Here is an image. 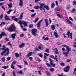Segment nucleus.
Instances as JSON below:
<instances>
[{
	"label": "nucleus",
	"instance_id": "5",
	"mask_svg": "<svg viewBox=\"0 0 76 76\" xmlns=\"http://www.w3.org/2000/svg\"><path fill=\"white\" fill-rule=\"evenodd\" d=\"M66 34L68 36V38H70V37L71 39H72V33H70V31H68Z\"/></svg>",
	"mask_w": 76,
	"mask_h": 76
},
{
	"label": "nucleus",
	"instance_id": "31",
	"mask_svg": "<svg viewBox=\"0 0 76 76\" xmlns=\"http://www.w3.org/2000/svg\"><path fill=\"white\" fill-rule=\"evenodd\" d=\"M54 6H55V4H54V3L53 2L51 5V7L52 8V9L54 8Z\"/></svg>",
	"mask_w": 76,
	"mask_h": 76
},
{
	"label": "nucleus",
	"instance_id": "58",
	"mask_svg": "<svg viewBox=\"0 0 76 76\" xmlns=\"http://www.w3.org/2000/svg\"><path fill=\"white\" fill-rule=\"evenodd\" d=\"M39 69L40 70H44L43 67H40Z\"/></svg>",
	"mask_w": 76,
	"mask_h": 76
},
{
	"label": "nucleus",
	"instance_id": "14",
	"mask_svg": "<svg viewBox=\"0 0 76 76\" xmlns=\"http://www.w3.org/2000/svg\"><path fill=\"white\" fill-rule=\"evenodd\" d=\"M44 6V7L47 10H50V8L49 7V6L48 5H45V4L44 6H43V7Z\"/></svg>",
	"mask_w": 76,
	"mask_h": 76
},
{
	"label": "nucleus",
	"instance_id": "47",
	"mask_svg": "<svg viewBox=\"0 0 76 76\" xmlns=\"http://www.w3.org/2000/svg\"><path fill=\"white\" fill-rule=\"evenodd\" d=\"M36 15V13L33 14H32L31 15V17H34V16H35Z\"/></svg>",
	"mask_w": 76,
	"mask_h": 76
},
{
	"label": "nucleus",
	"instance_id": "40",
	"mask_svg": "<svg viewBox=\"0 0 76 76\" xmlns=\"http://www.w3.org/2000/svg\"><path fill=\"white\" fill-rule=\"evenodd\" d=\"M49 70H50V72H54V69L53 68H51L49 69Z\"/></svg>",
	"mask_w": 76,
	"mask_h": 76
},
{
	"label": "nucleus",
	"instance_id": "59",
	"mask_svg": "<svg viewBox=\"0 0 76 76\" xmlns=\"http://www.w3.org/2000/svg\"><path fill=\"white\" fill-rule=\"evenodd\" d=\"M8 44L11 47H12V44H11V43L10 42H9L8 43Z\"/></svg>",
	"mask_w": 76,
	"mask_h": 76
},
{
	"label": "nucleus",
	"instance_id": "22",
	"mask_svg": "<svg viewBox=\"0 0 76 76\" xmlns=\"http://www.w3.org/2000/svg\"><path fill=\"white\" fill-rule=\"evenodd\" d=\"M1 68H3V69H8L9 68L8 66H2Z\"/></svg>",
	"mask_w": 76,
	"mask_h": 76
},
{
	"label": "nucleus",
	"instance_id": "15",
	"mask_svg": "<svg viewBox=\"0 0 76 76\" xmlns=\"http://www.w3.org/2000/svg\"><path fill=\"white\" fill-rule=\"evenodd\" d=\"M19 4L20 6V7H23V1H22V0H20Z\"/></svg>",
	"mask_w": 76,
	"mask_h": 76
},
{
	"label": "nucleus",
	"instance_id": "56",
	"mask_svg": "<svg viewBox=\"0 0 76 76\" xmlns=\"http://www.w3.org/2000/svg\"><path fill=\"white\" fill-rule=\"evenodd\" d=\"M24 64L26 65H28V62L26 61H24Z\"/></svg>",
	"mask_w": 76,
	"mask_h": 76
},
{
	"label": "nucleus",
	"instance_id": "37",
	"mask_svg": "<svg viewBox=\"0 0 76 76\" xmlns=\"http://www.w3.org/2000/svg\"><path fill=\"white\" fill-rule=\"evenodd\" d=\"M12 4L11 3H10V4H8V6L9 7L11 8L12 7Z\"/></svg>",
	"mask_w": 76,
	"mask_h": 76
},
{
	"label": "nucleus",
	"instance_id": "46",
	"mask_svg": "<svg viewBox=\"0 0 76 76\" xmlns=\"http://www.w3.org/2000/svg\"><path fill=\"white\" fill-rule=\"evenodd\" d=\"M38 56L41 58L42 57L43 55H42V54L41 53L39 54Z\"/></svg>",
	"mask_w": 76,
	"mask_h": 76
},
{
	"label": "nucleus",
	"instance_id": "50",
	"mask_svg": "<svg viewBox=\"0 0 76 76\" xmlns=\"http://www.w3.org/2000/svg\"><path fill=\"white\" fill-rule=\"evenodd\" d=\"M46 65H47L48 66H49V67L51 66L50 65V64L48 63H46Z\"/></svg>",
	"mask_w": 76,
	"mask_h": 76
},
{
	"label": "nucleus",
	"instance_id": "16",
	"mask_svg": "<svg viewBox=\"0 0 76 76\" xmlns=\"http://www.w3.org/2000/svg\"><path fill=\"white\" fill-rule=\"evenodd\" d=\"M54 34L56 38H58V34L56 32H54Z\"/></svg>",
	"mask_w": 76,
	"mask_h": 76
},
{
	"label": "nucleus",
	"instance_id": "11",
	"mask_svg": "<svg viewBox=\"0 0 76 76\" xmlns=\"http://www.w3.org/2000/svg\"><path fill=\"white\" fill-rule=\"evenodd\" d=\"M5 18L6 20H11L10 18H9V16H7L6 15H5Z\"/></svg>",
	"mask_w": 76,
	"mask_h": 76
},
{
	"label": "nucleus",
	"instance_id": "43",
	"mask_svg": "<svg viewBox=\"0 0 76 76\" xmlns=\"http://www.w3.org/2000/svg\"><path fill=\"white\" fill-rule=\"evenodd\" d=\"M46 51L47 53H50V50H49V49H47L46 50Z\"/></svg>",
	"mask_w": 76,
	"mask_h": 76
},
{
	"label": "nucleus",
	"instance_id": "7",
	"mask_svg": "<svg viewBox=\"0 0 76 76\" xmlns=\"http://www.w3.org/2000/svg\"><path fill=\"white\" fill-rule=\"evenodd\" d=\"M49 60L50 61V65H51V66H53V67H55L56 66V64L53 63V60H51V58H50Z\"/></svg>",
	"mask_w": 76,
	"mask_h": 76
},
{
	"label": "nucleus",
	"instance_id": "57",
	"mask_svg": "<svg viewBox=\"0 0 76 76\" xmlns=\"http://www.w3.org/2000/svg\"><path fill=\"white\" fill-rule=\"evenodd\" d=\"M38 48L39 50H43V48H42V47H41V46H39Z\"/></svg>",
	"mask_w": 76,
	"mask_h": 76
},
{
	"label": "nucleus",
	"instance_id": "51",
	"mask_svg": "<svg viewBox=\"0 0 76 76\" xmlns=\"http://www.w3.org/2000/svg\"><path fill=\"white\" fill-rule=\"evenodd\" d=\"M50 57L52 58H54V56L53 55H51L50 56Z\"/></svg>",
	"mask_w": 76,
	"mask_h": 76
},
{
	"label": "nucleus",
	"instance_id": "28",
	"mask_svg": "<svg viewBox=\"0 0 76 76\" xmlns=\"http://www.w3.org/2000/svg\"><path fill=\"white\" fill-rule=\"evenodd\" d=\"M23 13H22L20 15V19H22L23 18Z\"/></svg>",
	"mask_w": 76,
	"mask_h": 76
},
{
	"label": "nucleus",
	"instance_id": "39",
	"mask_svg": "<svg viewBox=\"0 0 76 76\" xmlns=\"http://www.w3.org/2000/svg\"><path fill=\"white\" fill-rule=\"evenodd\" d=\"M15 56L16 58L19 57V54H18V53H16L15 54Z\"/></svg>",
	"mask_w": 76,
	"mask_h": 76
},
{
	"label": "nucleus",
	"instance_id": "32",
	"mask_svg": "<svg viewBox=\"0 0 76 76\" xmlns=\"http://www.w3.org/2000/svg\"><path fill=\"white\" fill-rule=\"evenodd\" d=\"M38 20H39V18H38V17H37L34 20V23H37V22H38Z\"/></svg>",
	"mask_w": 76,
	"mask_h": 76
},
{
	"label": "nucleus",
	"instance_id": "61",
	"mask_svg": "<svg viewBox=\"0 0 76 76\" xmlns=\"http://www.w3.org/2000/svg\"><path fill=\"white\" fill-rule=\"evenodd\" d=\"M7 59L8 60H10L11 59V57H8L7 58Z\"/></svg>",
	"mask_w": 76,
	"mask_h": 76
},
{
	"label": "nucleus",
	"instance_id": "48",
	"mask_svg": "<svg viewBox=\"0 0 76 76\" xmlns=\"http://www.w3.org/2000/svg\"><path fill=\"white\" fill-rule=\"evenodd\" d=\"M33 27V24H30L29 25V28H32Z\"/></svg>",
	"mask_w": 76,
	"mask_h": 76
},
{
	"label": "nucleus",
	"instance_id": "17",
	"mask_svg": "<svg viewBox=\"0 0 76 76\" xmlns=\"http://www.w3.org/2000/svg\"><path fill=\"white\" fill-rule=\"evenodd\" d=\"M25 47V44L24 43H23L21 45H20L19 46V47L20 48H23Z\"/></svg>",
	"mask_w": 76,
	"mask_h": 76
},
{
	"label": "nucleus",
	"instance_id": "13",
	"mask_svg": "<svg viewBox=\"0 0 76 76\" xmlns=\"http://www.w3.org/2000/svg\"><path fill=\"white\" fill-rule=\"evenodd\" d=\"M65 19L66 22H67L68 23H69V24H71V25L72 24V22L70 21L69 19H67V18H66Z\"/></svg>",
	"mask_w": 76,
	"mask_h": 76
},
{
	"label": "nucleus",
	"instance_id": "23",
	"mask_svg": "<svg viewBox=\"0 0 76 76\" xmlns=\"http://www.w3.org/2000/svg\"><path fill=\"white\" fill-rule=\"evenodd\" d=\"M1 34L2 36H5V37H7V35L4 32H2L1 33Z\"/></svg>",
	"mask_w": 76,
	"mask_h": 76
},
{
	"label": "nucleus",
	"instance_id": "19",
	"mask_svg": "<svg viewBox=\"0 0 76 76\" xmlns=\"http://www.w3.org/2000/svg\"><path fill=\"white\" fill-rule=\"evenodd\" d=\"M69 52H63V54H64L65 55V57H67V54H69Z\"/></svg>",
	"mask_w": 76,
	"mask_h": 76
},
{
	"label": "nucleus",
	"instance_id": "55",
	"mask_svg": "<svg viewBox=\"0 0 76 76\" xmlns=\"http://www.w3.org/2000/svg\"><path fill=\"white\" fill-rule=\"evenodd\" d=\"M57 16H58V18H60L61 19V18H61V16H60V15H59V14H58L57 15Z\"/></svg>",
	"mask_w": 76,
	"mask_h": 76
},
{
	"label": "nucleus",
	"instance_id": "62",
	"mask_svg": "<svg viewBox=\"0 0 76 76\" xmlns=\"http://www.w3.org/2000/svg\"><path fill=\"white\" fill-rule=\"evenodd\" d=\"M70 61H71V60L70 59H68L66 61L67 63H69V62H70Z\"/></svg>",
	"mask_w": 76,
	"mask_h": 76
},
{
	"label": "nucleus",
	"instance_id": "35",
	"mask_svg": "<svg viewBox=\"0 0 76 76\" xmlns=\"http://www.w3.org/2000/svg\"><path fill=\"white\" fill-rule=\"evenodd\" d=\"M18 73L19 74H20V75H23V72H22V71H19L18 72Z\"/></svg>",
	"mask_w": 76,
	"mask_h": 76
},
{
	"label": "nucleus",
	"instance_id": "54",
	"mask_svg": "<svg viewBox=\"0 0 76 76\" xmlns=\"http://www.w3.org/2000/svg\"><path fill=\"white\" fill-rule=\"evenodd\" d=\"M17 67H18L20 69H22V66L20 65H18L17 66Z\"/></svg>",
	"mask_w": 76,
	"mask_h": 76
},
{
	"label": "nucleus",
	"instance_id": "45",
	"mask_svg": "<svg viewBox=\"0 0 76 76\" xmlns=\"http://www.w3.org/2000/svg\"><path fill=\"white\" fill-rule=\"evenodd\" d=\"M56 10L57 11H60V8L59 7L56 8Z\"/></svg>",
	"mask_w": 76,
	"mask_h": 76
},
{
	"label": "nucleus",
	"instance_id": "60",
	"mask_svg": "<svg viewBox=\"0 0 76 76\" xmlns=\"http://www.w3.org/2000/svg\"><path fill=\"white\" fill-rule=\"evenodd\" d=\"M4 2H2V3H0V6H2L3 5V4H4Z\"/></svg>",
	"mask_w": 76,
	"mask_h": 76
},
{
	"label": "nucleus",
	"instance_id": "64",
	"mask_svg": "<svg viewBox=\"0 0 76 76\" xmlns=\"http://www.w3.org/2000/svg\"><path fill=\"white\" fill-rule=\"evenodd\" d=\"M58 76H63V74H58Z\"/></svg>",
	"mask_w": 76,
	"mask_h": 76
},
{
	"label": "nucleus",
	"instance_id": "3",
	"mask_svg": "<svg viewBox=\"0 0 76 76\" xmlns=\"http://www.w3.org/2000/svg\"><path fill=\"white\" fill-rule=\"evenodd\" d=\"M45 5V4L42 3L40 4V6H35L34 7V8L35 9H40V10H42V7L43 6Z\"/></svg>",
	"mask_w": 76,
	"mask_h": 76
},
{
	"label": "nucleus",
	"instance_id": "1",
	"mask_svg": "<svg viewBox=\"0 0 76 76\" xmlns=\"http://www.w3.org/2000/svg\"><path fill=\"white\" fill-rule=\"evenodd\" d=\"M2 47H3V48H1V49L2 50L7 51V53H6V55H8V54H9V50L8 48H7L6 49L5 48H6V47L4 45H3Z\"/></svg>",
	"mask_w": 76,
	"mask_h": 76
},
{
	"label": "nucleus",
	"instance_id": "52",
	"mask_svg": "<svg viewBox=\"0 0 76 76\" xmlns=\"http://www.w3.org/2000/svg\"><path fill=\"white\" fill-rule=\"evenodd\" d=\"M44 59L45 60H46V59H47V57L46 56L44 55Z\"/></svg>",
	"mask_w": 76,
	"mask_h": 76
},
{
	"label": "nucleus",
	"instance_id": "33",
	"mask_svg": "<svg viewBox=\"0 0 76 76\" xmlns=\"http://www.w3.org/2000/svg\"><path fill=\"white\" fill-rule=\"evenodd\" d=\"M10 67L12 68V69H13L14 70H15V66H13V64H12L11 65Z\"/></svg>",
	"mask_w": 76,
	"mask_h": 76
},
{
	"label": "nucleus",
	"instance_id": "38",
	"mask_svg": "<svg viewBox=\"0 0 76 76\" xmlns=\"http://www.w3.org/2000/svg\"><path fill=\"white\" fill-rule=\"evenodd\" d=\"M5 59H6V58L5 57H4L2 58V61L3 62H4L5 61Z\"/></svg>",
	"mask_w": 76,
	"mask_h": 76
},
{
	"label": "nucleus",
	"instance_id": "24",
	"mask_svg": "<svg viewBox=\"0 0 76 76\" xmlns=\"http://www.w3.org/2000/svg\"><path fill=\"white\" fill-rule=\"evenodd\" d=\"M29 23V22L24 21L23 23V25H24L25 26H28L27 23Z\"/></svg>",
	"mask_w": 76,
	"mask_h": 76
},
{
	"label": "nucleus",
	"instance_id": "49",
	"mask_svg": "<svg viewBox=\"0 0 76 76\" xmlns=\"http://www.w3.org/2000/svg\"><path fill=\"white\" fill-rule=\"evenodd\" d=\"M23 36H24V34H21L20 35V37L22 38H23Z\"/></svg>",
	"mask_w": 76,
	"mask_h": 76
},
{
	"label": "nucleus",
	"instance_id": "6",
	"mask_svg": "<svg viewBox=\"0 0 76 76\" xmlns=\"http://www.w3.org/2000/svg\"><path fill=\"white\" fill-rule=\"evenodd\" d=\"M42 22V20H40L38 23L37 27L38 29H39V28H40V26H41V25Z\"/></svg>",
	"mask_w": 76,
	"mask_h": 76
},
{
	"label": "nucleus",
	"instance_id": "42",
	"mask_svg": "<svg viewBox=\"0 0 76 76\" xmlns=\"http://www.w3.org/2000/svg\"><path fill=\"white\" fill-rule=\"evenodd\" d=\"M13 20L15 21V22H17V21H18V19L17 18H16L14 19Z\"/></svg>",
	"mask_w": 76,
	"mask_h": 76
},
{
	"label": "nucleus",
	"instance_id": "21",
	"mask_svg": "<svg viewBox=\"0 0 76 76\" xmlns=\"http://www.w3.org/2000/svg\"><path fill=\"white\" fill-rule=\"evenodd\" d=\"M6 51H7V50H4L3 51L1 54V56H6V55L4 54V53H6Z\"/></svg>",
	"mask_w": 76,
	"mask_h": 76
},
{
	"label": "nucleus",
	"instance_id": "29",
	"mask_svg": "<svg viewBox=\"0 0 76 76\" xmlns=\"http://www.w3.org/2000/svg\"><path fill=\"white\" fill-rule=\"evenodd\" d=\"M46 74L48 76H50V75H51V74L47 71H46Z\"/></svg>",
	"mask_w": 76,
	"mask_h": 76
},
{
	"label": "nucleus",
	"instance_id": "4",
	"mask_svg": "<svg viewBox=\"0 0 76 76\" xmlns=\"http://www.w3.org/2000/svg\"><path fill=\"white\" fill-rule=\"evenodd\" d=\"M38 30L35 28H34L31 30L32 34L34 36H37V32Z\"/></svg>",
	"mask_w": 76,
	"mask_h": 76
},
{
	"label": "nucleus",
	"instance_id": "36",
	"mask_svg": "<svg viewBox=\"0 0 76 76\" xmlns=\"http://www.w3.org/2000/svg\"><path fill=\"white\" fill-rule=\"evenodd\" d=\"M60 64L61 66H65V64L63 62H61L60 63Z\"/></svg>",
	"mask_w": 76,
	"mask_h": 76
},
{
	"label": "nucleus",
	"instance_id": "18",
	"mask_svg": "<svg viewBox=\"0 0 76 76\" xmlns=\"http://www.w3.org/2000/svg\"><path fill=\"white\" fill-rule=\"evenodd\" d=\"M16 36V34L15 33H14V34H12L11 37L13 39H14L15 38V37Z\"/></svg>",
	"mask_w": 76,
	"mask_h": 76
},
{
	"label": "nucleus",
	"instance_id": "41",
	"mask_svg": "<svg viewBox=\"0 0 76 76\" xmlns=\"http://www.w3.org/2000/svg\"><path fill=\"white\" fill-rule=\"evenodd\" d=\"M34 51H39V50L37 48H36L34 49Z\"/></svg>",
	"mask_w": 76,
	"mask_h": 76
},
{
	"label": "nucleus",
	"instance_id": "44",
	"mask_svg": "<svg viewBox=\"0 0 76 76\" xmlns=\"http://www.w3.org/2000/svg\"><path fill=\"white\" fill-rule=\"evenodd\" d=\"M75 10H76V9L73 8L72 10V11L71 12V13H74V12H75Z\"/></svg>",
	"mask_w": 76,
	"mask_h": 76
},
{
	"label": "nucleus",
	"instance_id": "20",
	"mask_svg": "<svg viewBox=\"0 0 76 76\" xmlns=\"http://www.w3.org/2000/svg\"><path fill=\"white\" fill-rule=\"evenodd\" d=\"M33 54V52H30L27 55V57H29V56H31L32 54Z\"/></svg>",
	"mask_w": 76,
	"mask_h": 76
},
{
	"label": "nucleus",
	"instance_id": "27",
	"mask_svg": "<svg viewBox=\"0 0 76 76\" xmlns=\"http://www.w3.org/2000/svg\"><path fill=\"white\" fill-rule=\"evenodd\" d=\"M54 59L56 60L57 62L58 61V58H57V55H55V57L54 58Z\"/></svg>",
	"mask_w": 76,
	"mask_h": 76
},
{
	"label": "nucleus",
	"instance_id": "30",
	"mask_svg": "<svg viewBox=\"0 0 76 76\" xmlns=\"http://www.w3.org/2000/svg\"><path fill=\"white\" fill-rule=\"evenodd\" d=\"M51 29H52V30H54V29H55V28H56L55 26L54 25H52L51 26Z\"/></svg>",
	"mask_w": 76,
	"mask_h": 76
},
{
	"label": "nucleus",
	"instance_id": "34",
	"mask_svg": "<svg viewBox=\"0 0 76 76\" xmlns=\"http://www.w3.org/2000/svg\"><path fill=\"white\" fill-rule=\"evenodd\" d=\"M13 10H10L9 11L7 12V14H10V12H12Z\"/></svg>",
	"mask_w": 76,
	"mask_h": 76
},
{
	"label": "nucleus",
	"instance_id": "10",
	"mask_svg": "<svg viewBox=\"0 0 76 76\" xmlns=\"http://www.w3.org/2000/svg\"><path fill=\"white\" fill-rule=\"evenodd\" d=\"M54 50L55 53L56 54H59V52H58V50L57 48H55L54 49Z\"/></svg>",
	"mask_w": 76,
	"mask_h": 76
},
{
	"label": "nucleus",
	"instance_id": "53",
	"mask_svg": "<svg viewBox=\"0 0 76 76\" xmlns=\"http://www.w3.org/2000/svg\"><path fill=\"white\" fill-rule=\"evenodd\" d=\"M16 61H13L12 64H16Z\"/></svg>",
	"mask_w": 76,
	"mask_h": 76
},
{
	"label": "nucleus",
	"instance_id": "25",
	"mask_svg": "<svg viewBox=\"0 0 76 76\" xmlns=\"http://www.w3.org/2000/svg\"><path fill=\"white\" fill-rule=\"evenodd\" d=\"M45 22L46 23V26H48V25H49V24H48V20L45 19Z\"/></svg>",
	"mask_w": 76,
	"mask_h": 76
},
{
	"label": "nucleus",
	"instance_id": "12",
	"mask_svg": "<svg viewBox=\"0 0 76 76\" xmlns=\"http://www.w3.org/2000/svg\"><path fill=\"white\" fill-rule=\"evenodd\" d=\"M66 51L68 52H69L71 51V48H69V46H67V47H66Z\"/></svg>",
	"mask_w": 76,
	"mask_h": 76
},
{
	"label": "nucleus",
	"instance_id": "9",
	"mask_svg": "<svg viewBox=\"0 0 76 76\" xmlns=\"http://www.w3.org/2000/svg\"><path fill=\"white\" fill-rule=\"evenodd\" d=\"M69 69L70 66H67L66 68H65L64 70L65 72H69Z\"/></svg>",
	"mask_w": 76,
	"mask_h": 76
},
{
	"label": "nucleus",
	"instance_id": "2",
	"mask_svg": "<svg viewBox=\"0 0 76 76\" xmlns=\"http://www.w3.org/2000/svg\"><path fill=\"white\" fill-rule=\"evenodd\" d=\"M15 26L14 25H11V27L8 29V30L9 32H13L15 31Z\"/></svg>",
	"mask_w": 76,
	"mask_h": 76
},
{
	"label": "nucleus",
	"instance_id": "26",
	"mask_svg": "<svg viewBox=\"0 0 76 76\" xmlns=\"http://www.w3.org/2000/svg\"><path fill=\"white\" fill-rule=\"evenodd\" d=\"M24 22V21H23V20H20L18 22V23L20 25H22V23L23 24Z\"/></svg>",
	"mask_w": 76,
	"mask_h": 76
},
{
	"label": "nucleus",
	"instance_id": "8",
	"mask_svg": "<svg viewBox=\"0 0 76 76\" xmlns=\"http://www.w3.org/2000/svg\"><path fill=\"white\" fill-rule=\"evenodd\" d=\"M49 60L50 61V65H51V66H53V67H55L56 66V64L53 63V60H51V58H50Z\"/></svg>",
	"mask_w": 76,
	"mask_h": 76
},
{
	"label": "nucleus",
	"instance_id": "63",
	"mask_svg": "<svg viewBox=\"0 0 76 76\" xmlns=\"http://www.w3.org/2000/svg\"><path fill=\"white\" fill-rule=\"evenodd\" d=\"M73 3L74 4L76 5V1L74 0L73 1Z\"/></svg>",
	"mask_w": 76,
	"mask_h": 76
}]
</instances>
